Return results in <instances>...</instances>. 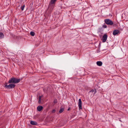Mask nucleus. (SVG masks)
<instances>
[{"instance_id":"nucleus-13","label":"nucleus","mask_w":128,"mask_h":128,"mask_svg":"<svg viewBox=\"0 0 128 128\" xmlns=\"http://www.w3.org/2000/svg\"><path fill=\"white\" fill-rule=\"evenodd\" d=\"M56 0H51V2H50V6L52 4H53L55 3V2Z\"/></svg>"},{"instance_id":"nucleus-15","label":"nucleus","mask_w":128,"mask_h":128,"mask_svg":"<svg viewBox=\"0 0 128 128\" xmlns=\"http://www.w3.org/2000/svg\"><path fill=\"white\" fill-rule=\"evenodd\" d=\"M94 92V94L96 92V90L95 88H94V89H92L91 91H90L89 92Z\"/></svg>"},{"instance_id":"nucleus-1","label":"nucleus","mask_w":128,"mask_h":128,"mask_svg":"<svg viewBox=\"0 0 128 128\" xmlns=\"http://www.w3.org/2000/svg\"><path fill=\"white\" fill-rule=\"evenodd\" d=\"M20 81V79H18L17 78H14L13 77L9 80L8 83L10 84L12 83L16 84L19 82Z\"/></svg>"},{"instance_id":"nucleus-23","label":"nucleus","mask_w":128,"mask_h":128,"mask_svg":"<svg viewBox=\"0 0 128 128\" xmlns=\"http://www.w3.org/2000/svg\"><path fill=\"white\" fill-rule=\"evenodd\" d=\"M56 112V110L54 109L53 110L52 112V113H55Z\"/></svg>"},{"instance_id":"nucleus-7","label":"nucleus","mask_w":128,"mask_h":128,"mask_svg":"<svg viewBox=\"0 0 128 128\" xmlns=\"http://www.w3.org/2000/svg\"><path fill=\"white\" fill-rule=\"evenodd\" d=\"M120 32L118 30H114L113 32V34L114 35H116Z\"/></svg>"},{"instance_id":"nucleus-17","label":"nucleus","mask_w":128,"mask_h":128,"mask_svg":"<svg viewBox=\"0 0 128 128\" xmlns=\"http://www.w3.org/2000/svg\"><path fill=\"white\" fill-rule=\"evenodd\" d=\"M30 34L31 36H33L35 35V33L34 32L31 31L30 33Z\"/></svg>"},{"instance_id":"nucleus-12","label":"nucleus","mask_w":128,"mask_h":128,"mask_svg":"<svg viewBox=\"0 0 128 128\" xmlns=\"http://www.w3.org/2000/svg\"><path fill=\"white\" fill-rule=\"evenodd\" d=\"M56 0H51V2H50V6L52 4H53L55 3V2Z\"/></svg>"},{"instance_id":"nucleus-18","label":"nucleus","mask_w":128,"mask_h":128,"mask_svg":"<svg viewBox=\"0 0 128 128\" xmlns=\"http://www.w3.org/2000/svg\"><path fill=\"white\" fill-rule=\"evenodd\" d=\"M42 97V96H39V100L38 101V102L39 103H40L41 102V98Z\"/></svg>"},{"instance_id":"nucleus-3","label":"nucleus","mask_w":128,"mask_h":128,"mask_svg":"<svg viewBox=\"0 0 128 128\" xmlns=\"http://www.w3.org/2000/svg\"><path fill=\"white\" fill-rule=\"evenodd\" d=\"M104 22L107 24L112 25L113 23V22L109 19H106L104 20Z\"/></svg>"},{"instance_id":"nucleus-5","label":"nucleus","mask_w":128,"mask_h":128,"mask_svg":"<svg viewBox=\"0 0 128 128\" xmlns=\"http://www.w3.org/2000/svg\"><path fill=\"white\" fill-rule=\"evenodd\" d=\"M15 86V84H9L8 86H7V88L8 89H10L12 88H14Z\"/></svg>"},{"instance_id":"nucleus-6","label":"nucleus","mask_w":128,"mask_h":128,"mask_svg":"<svg viewBox=\"0 0 128 128\" xmlns=\"http://www.w3.org/2000/svg\"><path fill=\"white\" fill-rule=\"evenodd\" d=\"M78 106L79 109H82V102L80 99H79L78 100Z\"/></svg>"},{"instance_id":"nucleus-8","label":"nucleus","mask_w":128,"mask_h":128,"mask_svg":"<svg viewBox=\"0 0 128 128\" xmlns=\"http://www.w3.org/2000/svg\"><path fill=\"white\" fill-rule=\"evenodd\" d=\"M30 124H31L34 125H36L38 124V123L37 122L32 120L30 121Z\"/></svg>"},{"instance_id":"nucleus-19","label":"nucleus","mask_w":128,"mask_h":128,"mask_svg":"<svg viewBox=\"0 0 128 128\" xmlns=\"http://www.w3.org/2000/svg\"><path fill=\"white\" fill-rule=\"evenodd\" d=\"M54 104L56 103L57 102V100L56 99H54Z\"/></svg>"},{"instance_id":"nucleus-22","label":"nucleus","mask_w":128,"mask_h":128,"mask_svg":"<svg viewBox=\"0 0 128 128\" xmlns=\"http://www.w3.org/2000/svg\"><path fill=\"white\" fill-rule=\"evenodd\" d=\"M102 27L104 28H106L107 27V26L106 25L104 24L103 25Z\"/></svg>"},{"instance_id":"nucleus-16","label":"nucleus","mask_w":128,"mask_h":128,"mask_svg":"<svg viewBox=\"0 0 128 128\" xmlns=\"http://www.w3.org/2000/svg\"><path fill=\"white\" fill-rule=\"evenodd\" d=\"M64 110V109L63 108H60L59 111V112L60 113H61L63 112Z\"/></svg>"},{"instance_id":"nucleus-4","label":"nucleus","mask_w":128,"mask_h":128,"mask_svg":"<svg viewBox=\"0 0 128 128\" xmlns=\"http://www.w3.org/2000/svg\"><path fill=\"white\" fill-rule=\"evenodd\" d=\"M107 35L106 34H104L102 38V42H105L107 39Z\"/></svg>"},{"instance_id":"nucleus-2","label":"nucleus","mask_w":128,"mask_h":128,"mask_svg":"<svg viewBox=\"0 0 128 128\" xmlns=\"http://www.w3.org/2000/svg\"><path fill=\"white\" fill-rule=\"evenodd\" d=\"M53 8L54 6L52 4L50 6V4H49L48 8V14H50L52 12Z\"/></svg>"},{"instance_id":"nucleus-20","label":"nucleus","mask_w":128,"mask_h":128,"mask_svg":"<svg viewBox=\"0 0 128 128\" xmlns=\"http://www.w3.org/2000/svg\"><path fill=\"white\" fill-rule=\"evenodd\" d=\"M24 7L25 5H23L21 7V9L22 10H24Z\"/></svg>"},{"instance_id":"nucleus-24","label":"nucleus","mask_w":128,"mask_h":128,"mask_svg":"<svg viewBox=\"0 0 128 128\" xmlns=\"http://www.w3.org/2000/svg\"><path fill=\"white\" fill-rule=\"evenodd\" d=\"M70 109V107H69L68 108V110H69Z\"/></svg>"},{"instance_id":"nucleus-9","label":"nucleus","mask_w":128,"mask_h":128,"mask_svg":"<svg viewBox=\"0 0 128 128\" xmlns=\"http://www.w3.org/2000/svg\"><path fill=\"white\" fill-rule=\"evenodd\" d=\"M43 107L40 106H38L37 108V109L39 111H40L43 108Z\"/></svg>"},{"instance_id":"nucleus-10","label":"nucleus","mask_w":128,"mask_h":128,"mask_svg":"<svg viewBox=\"0 0 128 128\" xmlns=\"http://www.w3.org/2000/svg\"><path fill=\"white\" fill-rule=\"evenodd\" d=\"M96 64L98 66H100L102 64V62L101 61H98L96 62Z\"/></svg>"},{"instance_id":"nucleus-11","label":"nucleus","mask_w":128,"mask_h":128,"mask_svg":"<svg viewBox=\"0 0 128 128\" xmlns=\"http://www.w3.org/2000/svg\"><path fill=\"white\" fill-rule=\"evenodd\" d=\"M56 0H51V2H50V6L52 4H53L55 3V2Z\"/></svg>"},{"instance_id":"nucleus-21","label":"nucleus","mask_w":128,"mask_h":128,"mask_svg":"<svg viewBox=\"0 0 128 128\" xmlns=\"http://www.w3.org/2000/svg\"><path fill=\"white\" fill-rule=\"evenodd\" d=\"M8 83L6 82H5L4 84V87L6 88H7V86H8Z\"/></svg>"},{"instance_id":"nucleus-14","label":"nucleus","mask_w":128,"mask_h":128,"mask_svg":"<svg viewBox=\"0 0 128 128\" xmlns=\"http://www.w3.org/2000/svg\"><path fill=\"white\" fill-rule=\"evenodd\" d=\"M4 35L3 34L2 32H0V38H4Z\"/></svg>"}]
</instances>
